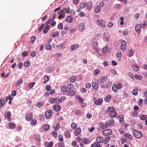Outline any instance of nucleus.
Instances as JSON below:
<instances>
[{"label": "nucleus", "mask_w": 147, "mask_h": 147, "mask_svg": "<svg viewBox=\"0 0 147 147\" xmlns=\"http://www.w3.org/2000/svg\"><path fill=\"white\" fill-rule=\"evenodd\" d=\"M82 141L83 143L87 144L90 142L89 140L86 138H83L82 140Z\"/></svg>", "instance_id": "dca6fc26"}, {"label": "nucleus", "mask_w": 147, "mask_h": 147, "mask_svg": "<svg viewBox=\"0 0 147 147\" xmlns=\"http://www.w3.org/2000/svg\"><path fill=\"white\" fill-rule=\"evenodd\" d=\"M108 79V77L105 76L102 77L97 80L98 84H101L100 86L101 88H106L108 87V84L106 82Z\"/></svg>", "instance_id": "f257e3e1"}, {"label": "nucleus", "mask_w": 147, "mask_h": 147, "mask_svg": "<svg viewBox=\"0 0 147 147\" xmlns=\"http://www.w3.org/2000/svg\"><path fill=\"white\" fill-rule=\"evenodd\" d=\"M79 47V46L78 45H72L70 46V49L71 51H73L74 50L78 48Z\"/></svg>", "instance_id": "f8f14e48"}, {"label": "nucleus", "mask_w": 147, "mask_h": 147, "mask_svg": "<svg viewBox=\"0 0 147 147\" xmlns=\"http://www.w3.org/2000/svg\"><path fill=\"white\" fill-rule=\"evenodd\" d=\"M71 127L74 129H75L77 127L76 124L74 123H72L71 125Z\"/></svg>", "instance_id": "3c124183"}, {"label": "nucleus", "mask_w": 147, "mask_h": 147, "mask_svg": "<svg viewBox=\"0 0 147 147\" xmlns=\"http://www.w3.org/2000/svg\"><path fill=\"white\" fill-rule=\"evenodd\" d=\"M138 91L137 89H134L132 91V94L134 95H136L138 94Z\"/></svg>", "instance_id": "603ef678"}, {"label": "nucleus", "mask_w": 147, "mask_h": 147, "mask_svg": "<svg viewBox=\"0 0 147 147\" xmlns=\"http://www.w3.org/2000/svg\"><path fill=\"white\" fill-rule=\"evenodd\" d=\"M147 25V22L146 21H144V23L142 24V27L143 28H145Z\"/></svg>", "instance_id": "6e6d98bb"}, {"label": "nucleus", "mask_w": 147, "mask_h": 147, "mask_svg": "<svg viewBox=\"0 0 147 147\" xmlns=\"http://www.w3.org/2000/svg\"><path fill=\"white\" fill-rule=\"evenodd\" d=\"M30 123L32 125H34L36 124L37 121L34 119H32Z\"/></svg>", "instance_id": "a18cd8bd"}, {"label": "nucleus", "mask_w": 147, "mask_h": 147, "mask_svg": "<svg viewBox=\"0 0 147 147\" xmlns=\"http://www.w3.org/2000/svg\"><path fill=\"white\" fill-rule=\"evenodd\" d=\"M59 35V32L57 31H56L54 32H52L51 34V36L52 37H55Z\"/></svg>", "instance_id": "5701e85b"}, {"label": "nucleus", "mask_w": 147, "mask_h": 147, "mask_svg": "<svg viewBox=\"0 0 147 147\" xmlns=\"http://www.w3.org/2000/svg\"><path fill=\"white\" fill-rule=\"evenodd\" d=\"M111 137L109 136H107L105 138L104 140V142L105 144L109 142V140L110 139Z\"/></svg>", "instance_id": "c03bdc74"}, {"label": "nucleus", "mask_w": 147, "mask_h": 147, "mask_svg": "<svg viewBox=\"0 0 147 147\" xmlns=\"http://www.w3.org/2000/svg\"><path fill=\"white\" fill-rule=\"evenodd\" d=\"M50 26L49 25L46 26L45 27L44 29L43 30V32L44 34L46 33L47 32L49 29Z\"/></svg>", "instance_id": "bb28decb"}, {"label": "nucleus", "mask_w": 147, "mask_h": 147, "mask_svg": "<svg viewBox=\"0 0 147 147\" xmlns=\"http://www.w3.org/2000/svg\"><path fill=\"white\" fill-rule=\"evenodd\" d=\"M77 98L78 99L80 103H81L83 102L84 100L83 98L81 97H80L78 95L77 96Z\"/></svg>", "instance_id": "49530a36"}, {"label": "nucleus", "mask_w": 147, "mask_h": 147, "mask_svg": "<svg viewBox=\"0 0 147 147\" xmlns=\"http://www.w3.org/2000/svg\"><path fill=\"white\" fill-rule=\"evenodd\" d=\"M36 138H35V140L36 141L39 142L40 141V138L39 135L37 134L36 135Z\"/></svg>", "instance_id": "864d4df0"}, {"label": "nucleus", "mask_w": 147, "mask_h": 147, "mask_svg": "<svg viewBox=\"0 0 147 147\" xmlns=\"http://www.w3.org/2000/svg\"><path fill=\"white\" fill-rule=\"evenodd\" d=\"M85 25L84 23H81L79 26V30L81 32H83L85 29Z\"/></svg>", "instance_id": "9b49d317"}, {"label": "nucleus", "mask_w": 147, "mask_h": 147, "mask_svg": "<svg viewBox=\"0 0 147 147\" xmlns=\"http://www.w3.org/2000/svg\"><path fill=\"white\" fill-rule=\"evenodd\" d=\"M98 45V43L97 42H94L92 43V46L93 47L94 51L95 52H98V49L97 48V46Z\"/></svg>", "instance_id": "0eeeda50"}, {"label": "nucleus", "mask_w": 147, "mask_h": 147, "mask_svg": "<svg viewBox=\"0 0 147 147\" xmlns=\"http://www.w3.org/2000/svg\"><path fill=\"white\" fill-rule=\"evenodd\" d=\"M87 4L85 3L82 2L81 3L80 5V8L82 9H83L84 7Z\"/></svg>", "instance_id": "a19ab883"}, {"label": "nucleus", "mask_w": 147, "mask_h": 147, "mask_svg": "<svg viewBox=\"0 0 147 147\" xmlns=\"http://www.w3.org/2000/svg\"><path fill=\"white\" fill-rule=\"evenodd\" d=\"M111 96L110 95H107L105 98V101L106 102H108L110 101Z\"/></svg>", "instance_id": "58836bf2"}, {"label": "nucleus", "mask_w": 147, "mask_h": 147, "mask_svg": "<svg viewBox=\"0 0 147 147\" xmlns=\"http://www.w3.org/2000/svg\"><path fill=\"white\" fill-rule=\"evenodd\" d=\"M133 135L136 138H140L142 136V133L137 130H134L133 131Z\"/></svg>", "instance_id": "7ed1b4c3"}, {"label": "nucleus", "mask_w": 147, "mask_h": 147, "mask_svg": "<svg viewBox=\"0 0 147 147\" xmlns=\"http://www.w3.org/2000/svg\"><path fill=\"white\" fill-rule=\"evenodd\" d=\"M49 102L50 103L53 104L55 103V98H50L49 99Z\"/></svg>", "instance_id": "13d9d810"}, {"label": "nucleus", "mask_w": 147, "mask_h": 147, "mask_svg": "<svg viewBox=\"0 0 147 147\" xmlns=\"http://www.w3.org/2000/svg\"><path fill=\"white\" fill-rule=\"evenodd\" d=\"M143 100L142 99H140L139 100L138 104L139 106H141L142 105Z\"/></svg>", "instance_id": "338daca9"}, {"label": "nucleus", "mask_w": 147, "mask_h": 147, "mask_svg": "<svg viewBox=\"0 0 147 147\" xmlns=\"http://www.w3.org/2000/svg\"><path fill=\"white\" fill-rule=\"evenodd\" d=\"M81 132V129L80 127H78L77 129H76L74 132V134L76 135L77 136L78 134H79Z\"/></svg>", "instance_id": "2eb2a0df"}, {"label": "nucleus", "mask_w": 147, "mask_h": 147, "mask_svg": "<svg viewBox=\"0 0 147 147\" xmlns=\"http://www.w3.org/2000/svg\"><path fill=\"white\" fill-rule=\"evenodd\" d=\"M124 136L125 137L130 139H131L132 138V135L129 134H124Z\"/></svg>", "instance_id": "a878e982"}, {"label": "nucleus", "mask_w": 147, "mask_h": 147, "mask_svg": "<svg viewBox=\"0 0 147 147\" xmlns=\"http://www.w3.org/2000/svg\"><path fill=\"white\" fill-rule=\"evenodd\" d=\"M115 108L113 107H111L108 108L107 109V111L108 112H111L112 110H115Z\"/></svg>", "instance_id": "e433bc0d"}, {"label": "nucleus", "mask_w": 147, "mask_h": 147, "mask_svg": "<svg viewBox=\"0 0 147 147\" xmlns=\"http://www.w3.org/2000/svg\"><path fill=\"white\" fill-rule=\"evenodd\" d=\"M64 135L65 137L67 138H69L71 137L70 134L68 131H67L65 132Z\"/></svg>", "instance_id": "72a5a7b5"}, {"label": "nucleus", "mask_w": 147, "mask_h": 147, "mask_svg": "<svg viewBox=\"0 0 147 147\" xmlns=\"http://www.w3.org/2000/svg\"><path fill=\"white\" fill-rule=\"evenodd\" d=\"M72 18L71 16H68L66 19V21L67 22L69 23H71L72 21Z\"/></svg>", "instance_id": "aec40b11"}, {"label": "nucleus", "mask_w": 147, "mask_h": 147, "mask_svg": "<svg viewBox=\"0 0 147 147\" xmlns=\"http://www.w3.org/2000/svg\"><path fill=\"white\" fill-rule=\"evenodd\" d=\"M112 131L110 129H105L102 132V134L104 136H108L112 134Z\"/></svg>", "instance_id": "423d86ee"}, {"label": "nucleus", "mask_w": 147, "mask_h": 147, "mask_svg": "<svg viewBox=\"0 0 147 147\" xmlns=\"http://www.w3.org/2000/svg\"><path fill=\"white\" fill-rule=\"evenodd\" d=\"M123 87L122 84L121 83H119L117 85L114 84L112 87L113 90L115 92L117 91L118 89H120Z\"/></svg>", "instance_id": "f03ea898"}, {"label": "nucleus", "mask_w": 147, "mask_h": 147, "mask_svg": "<svg viewBox=\"0 0 147 147\" xmlns=\"http://www.w3.org/2000/svg\"><path fill=\"white\" fill-rule=\"evenodd\" d=\"M115 111V110H112V111H111V112H110L109 115L111 117H114L116 116L117 113Z\"/></svg>", "instance_id": "6ab92c4d"}, {"label": "nucleus", "mask_w": 147, "mask_h": 147, "mask_svg": "<svg viewBox=\"0 0 147 147\" xmlns=\"http://www.w3.org/2000/svg\"><path fill=\"white\" fill-rule=\"evenodd\" d=\"M44 27V24H42L38 28V30L40 31H42Z\"/></svg>", "instance_id": "680f3d73"}, {"label": "nucleus", "mask_w": 147, "mask_h": 147, "mask_svg": "<svg viewBox=\"0 0 147 147\" xmlns=\"http://www.w3.org/2000/svg\"><path fill=\"white\" fill-rule=\"evenodd\" d=\"M53 110L56 111H59L61 109V106L59 105H55L53 107Z\"/></svg>", "instance_id": "1a4fd4ad"}, {"label": "nucleus", "mask_w": 147, "mask_h": 147, "mask_svg": "<svg viewBox=\"0 0 147 147\" xmlns=\"http://www.w3.org/2000/svg\"><path fill=\"white\" fill-rule=\"evenodd\" d=\"M46 49L47 50H51V45L49 44H47L46 45Z\"/></svg>", "instance_id": "bf43d9fd"}, {"label": "nucleus", "mask_w": 147, "mask_h": 147, "mask_svg": "<svg viewBox=\"0 0 147 147\" xmlns=\"http://www.w3.org/2000/svg\"><path fill=\"white\" fill-rule=\"evenodd\" d=\"M134 51L133 49H130L129 52V56L130 57H131L134 54Z\"/></svg>", "instance_id": "de8ad7c7"}, {"label": "nucleus", "mask_w": 147, "mask_h": 147, "mask_svg": "<svg viewBox=\"0 0 147 147\" xmlns=\"http://www.w3.org/2000/svg\"><path fill=\"white\" fill-rule=\"evenodd\" d=\"M28 52L27 51H25L23 52L22 56V57H26L28 55Z\"/></svg>", "instance_id": "0e129e2a"}, {"label": "nucleus", "mask_w": 147, "mask_h": 147, "mask_svg": "<svg viewBox=\"0 0 147 147\" xmlns=\"http://www.w3.org/2000/svg\"><path fill=\"white\" fill-rule=\"evenodd\" d=\"M9 126L11 129H14L15 128L16 125L13 122H10L9 123Z\"/></svg>", "instance_id": "f3484780"}, {"label": "nucleus", "mask_w": 147, "mask_h": 147, "mask_svg": "<svg viewBox=\"0 0 147 147\" xmlns=\"http://www.w3.org/2000/svg\"><path fill=\"white\" fill-rule=\"evenodd\" d=\"M140 119L142 120H145L147 119V115H141L140 116Z\"/></svg>", "instance_id": "f704fd0d"}, {"label": "nucleus", "mask_w": 147, "mask_h": 147, "mask_svg": "<svg viewBox=\"0 0 147 147\" xmlns=\"http://www.w3.org/2000/svg\"><path fill=\"white\" fill-rule=\"evenodd\" d=\"M35 83L33 82L30 83L28 85V87L30 88H33L34 86V85Z\"/></svg>", "instance_id": "8fccbe9b"}, {"label": "nucleus", "mask_w": 147, "mask_h": 147, "mask_svg": "<svg viewBox=\"0 0 147 147\" xmlns=\"http://www.w3.org/2000/svg\"><path fill=\"white\" fill-rule=\"evenodd\" d=\"M69 94L70 95H73L76 93V92L74 90H68Z\"/></svg>", "instance_id": "37998d69"}, {"label": "nucleus", "mask_w": 147, "mask_h": 147, "mask_svg": "<svg viewBox=\"0 0 147 147\" xmlns=\"http://www.w3.org/2000/svg\"><path fill=\"white\" fill-rule=\"evenodd\" d=\"M53 111L52 110L49 109L46 111L45 113V116L47 119L51 118L53 114Z\"/></svg>", "instance_id": "39448f33"}, {"label": "nucleus", "mask_w": 147, "mask_h": 147, "mask_svg": "<svg viewBox=\"0 0 147 147\" xmlns=\"http://www.w3.org/2000/svg\"><path fill=\"white\" fill-rule=\"evenodd\" d=\"M44 102H38L36 104V106L38 108H40L43 105Z\"/></svg>", "instance_id": "c756f323"}, {"label": "nucleus", "mask_w": 147, "mask_h": 147, "mask_svg": "<svg viewBox=\"0 0 147 147\" xmlns=\"http://www.w3.org/2000/svg\"><path fill=\"white\" fill-rule=\"evenodd\" d=\"M49 128V125L47 124H45L43 126V129L45 131H47Z\"/></svg>", "instance_id": "2f4dec72"}, {"label": "nucleus", "mask_w": 147, "mask_h": 147, "mask_svg": "<svg viewBox=\"0 0 147 147\" xmlns=\"http://www.w3.org/2000/svg\"><path fill=\"white\" fill-rule=\"evenodd\" d=\"M87 8L88 10H90L92 8V2L89 1L87 4Z\"/></svg>", "instance_id": "cd10ccee"}, {"label": "nucleus", "mask_w": 147, "mask_h": 147, "mask_svg": "<svg viewBox=\"0 0 147 147\" xmlns=\"http://www.w3.org/2000/svg\"><path fill=\"white\" fill-rule=\"evenodd\" d=\"M105 123H100L99 124L101 128L103 129H105V128H106V126H105Z\"/></svg>", "instance_id": "69168bd1"}, {"label": "nucleus", "mask_w": 147, "mask_h": 147, "mask_svg": "<svg viewBox=\"0 0 147 147\" xmlns=\"http://www.w3.org/2000/svg\"><path fill=\"white\" fill-rule=\"evenodd\" d=\"M96 140L97 142H96L98 143H101L103 142V139L102 138L100 137H98L96 139Z\"/></svg>", "instance_id": "393cba45"}, {"label": "nucleus", "mask_w": 147, "mask_h": 147, "mask_svg": "<svg viewBox=\"0 0 147 147\" xmlns=\"http://www.w3.org/2000/svg\"><path fill=\"white\" fill-rule=\"evenodd\" d=\"M5 102V99L3 98L0 99V107H2L4 105Z\"/></svg>", "instance_id": "473e14b6"}, {"label": "nucleus", "mask_w": 147, "mask_h": 147, "mask_svg": "<svg viewBox=\"0 0 147 147\" xmlns=\"http://www.w3.org/2000/svg\"><path fill=\"white\" fill-rule=\"evenodd\" d=\"M23 81L22 79H20L18 80L16 86L17 87L19 86L20 84H22L23 83Z\"/></svg>", "instance_id": "79ce46f5"}, {"label": "nucleus", "mask_w": 147, "mask_h": 147, "mask_svg": "<svg viewBox=\"0 0 147 147\" xmlns=\"http://www.w3.org/2000/svg\"><path fill=\"white\" fill-rule=\"evenodd\" d=\"M11 115V113L10 111H7L6 114H5V118H7L8 120L9 121H11V119L10 117V116Z\"/></svg>", "instance_id": "9d476101"}, {"label": "nucleus", "mask_w": 147, "mask_h": 147, "mask_svg": "<svg viewBox=\"0 0 147 147\" xmlns=\"http://www.w3.org/2000/svg\"><path fill=\"white\" fill-rule=\"evenodd\" d=\"M76 80V78L75 76H73L70 79V81L71 82H73Z\"/></svg>", "instance_id": "ea45409f"}, {"label": "nucleus", "mask_w": 147, "mask_h": 147, "mask_svg": "<svg viewBox=\"0 0 147 147\" xmlns=\"http://www.w3.org/2000/svg\"><path fill=\"white\" fill-rule=\"evenodd\" d=\"M132 67L133 69L136 71H138L139 70V68L136 65H133L132 66Z\"/></svg>", "instance_id": "5fc2aeb1"}, {"label": "nucleus", "mask_w": 147, "mask_h": 147, "mask_svg": "<svg viewBox=\"0 0 147 147\" xmlns=\"http://www.w3.org/2000/svg\"><path fill=\"white\" fill-rule=\"evenodd\" d=\"M96 22L97 25L101 27L104 28L105 26V22L102 19L101 20H96Z\"/></svg>", "instance_id": "20e7f679"}, {"label": "nucleus", "mask_w": 147, "mask_h": 147, "mask_svg": "<svg viewBox=\"0 0 147 147\" xmlns=\"http://www.w3.org/2000/svg\"><path fill=\"white\" fill-rule=\"evenodd\" d=\"M30 61L29 60H27L26 62H25L24 64V66L25 67H27L30 66Z\"/></svg>", "instance_id": "c9c22d12"}, {"label": "nucleus", "mask_w": 147, "mask_h": 147, "mask_svg": "<svg viewBox=\"0 0 147 147\" xmlns=\"http://www.w3.org/2000/svg\"><path fill=\"white\" fill-rule=\"evenodd\" d=\"M57 28L59 29H62L63 28V24L62 23H60L58 25Z\"/></svg>", "instance_id": "052dcab7"}, {"label": "nucleus", "mask_w": 147, "mask_h": 147, "mask_svg": "<svg viewBox=\"0 0 147 147\" xmlns=\"http://www.w3.org/2000/svg\"><path fill=\"white\" fill-rule=\"evenodd\" d=\"M103 101L102 99L99 98L95 101L94 103L96 105H100L102 104Z\"/></svg>", "instance_id": "4468645a"}, {"label": "nucleus", "mask_w": 147, "mask_h": 147, "mask_svg": "<svg viewBox=\"0 0 147 147\" xmlns=\"http://www.w3.org/2000/svg\"><path fill=\"white\" fill-rule=\"evenodd\" d=\"M127 75L132 79H134V74L131 72H129L127 74Z\"/></svg>", "instance_id": "09e8293b"}, {"label": "nucleus", "mask_w": 147, "mask_h": 147, "mask_svg": "<svg viewBox=\"0 0 147 147\" xmlns=\"http://www.w3.org/2000/svg\"><path fill=\"white\" fill-rule=\"evenodd\" d=\"M33 117V114L32 113H30L29 115L27 116L26 118V119L28 121H29L32 119Z\"/></svg>", "instance_id": "a211bd4d"}, {"label": "nucleus", "mask_w": 147, "mask_h": 147, "mask_svg": "<svg viewBox=\"0 0 147 147\" xmlns=\"http://www.w3.org/2000/svg\"><path fill=\"white\" fill-rule=\"evenodd\" d=\"M58 139L60 141L63 142L64 140V139L63 135L61 134L59 135L58 137Z\"/></svg>", "instance_id": "4c0bfd02"}, {"label": "nucleus", "mask_w": 147, "mask_h": 147, "mask_svg": "<svg viewBox=\"0 0 147 147\" xmlns=\"http://www.w3.org/2000/svg\"><path fill=\"white\" fill-rule=\"evenodd\" d=\"M92 86L93 89L96 90L98 89V84L95 82H93L92 84Z\"/></svg>", "instance_id": "4be33fe9"}, {"label": "nucleus", "mask_w": 147, "mask_h": 147, "mask_svg": "<svg viewBox=\"0 0 147 147\" xmlns=\"http://www.w3.org/2000/svg\"><path fill=\"white\" fill-rule=\"evenodd\" d=\"M36 37L34 36H32L31 38V42L32 43H33L35 40Z\"/></svg>", "instance_id": "e2e57ef3"}, {"label": "nucleus", "mask_w": 147, "mask_h": 147, "mask_svg": "<svg viewBox=\"0 0 147 147\" xmlns=\"http://www.w3.org/2000/svg\"><path fill=\"white\" fill-rule=\"evenodd\" d=\"M141 26L140 24H136L135 27V30L138 32H139L141 28Z\"/></svg>", "instance_id": "ddd939ff"}, {"label": "nucleus", "mask_w": 147, "mask_h": 147, "mask_svg": "<svg viewBox=\"0 0 147 147\" xmlns=\"http://www.w3.org/2000/svg\"><path fill=\"white\" fill-rule=\"evenodd\" d=\"M55 103L57 104H59L62 102V100L59 98H55Z\"/></svg>", "instance_id": "7c9ffc66"}, {"label": "nucleus", "mask_w": 147, "mask_h": 147, "mask_svg": "<svg viewBox=\"0 0 147 147\" xmlns=\"http://www.w3.org/2000/svg\"><path fill=\"white\" fill-rule=\"evenodd\" d=\"M91 146V147H101L100 144L96 142H95L94 144H92Z\"/></svg>", "instance_id": "412c9836"}, {"label": "nucleus", "mask_w": 147, "mask_h": 147, "mask_svg": "<svg viewBox=\"0 0 147 147\" xmlns=\"http://www.w3.org/2000/svg\"><path fill=\"white\" fill-rule=\"evenodd\" d=\"M101 9L100 6L98 5L96 6L95 9V11L96 13H99Z\"/></svg>", "instance_id": "b1692460"}, {"label": "nucleus", "mask_w": 147, "mask_h": 147, "mask_svg": "<svg viewBox=\"0 0 147 147\" xmlns=\"http://www.w3.org/2000/svg\"><path fill=\"white\" fill-rule=\"evenodd\" d=\"M109 123V124L110 125H113L114 123V120L113 119H111V120H110L108 122Z\"/></svg>", "instance_id": "4d7b16f0"}, {"label": "nucleus", "mask_w": 147, "mask_h": 147, "mask_svg": "<svg viewBox=\"0 0 147 147\" xmlns=\"http://www.w3.org/2000/svg\"><path fill=\"white\" fill-rule=\"evenodd\" d=\"M61 91L63 93L65 92L67 90V87L65 86H63L61 87Z\"/></svg>", "instance_id": "c85d7f7f"}, {"label": "nucleus", "mask_w": 147, "mask_h": 147, "mask_svg": "<svg viewBox=\"0 0 147 147\" xmlns=\"http://www.w3.org/2000/svg\"><path fill=\"white\" fill-rule=\"evenodd\" d=\"M53 142H49L48 145L46 147H52L53 146Z\"/></svg>", "instance_id": "774afa93"}, {"label": "nucleus", "mask_w": 147, "mask_h": 147, "mask_svg": "<svg viewBox=\"0 0 147 147\" xmlns=\"http://www.w3.org/2000/svg\"><path fill=\"white\" fill-rule=\"evenodd\" d=\"M126 43L125 40H123L121 42V49L123 51H125L126 48Z\"/></svg>", "instance_id": "6e6552de"}]
</instances>
